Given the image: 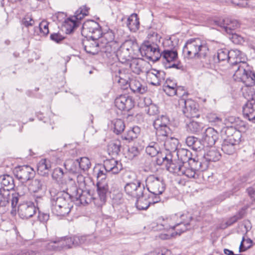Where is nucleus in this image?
<instances>
[{
  "label": "nucleus",
  "mask_w": 255,
  "mask_h": 255,
  "mask_svg": "<svg viewBox=\"0 0 255 255\" xmlns=\"http://www.w3.org/2000/svg\"><path fill=\"white\" fill-rule=\"evenodd\" d=\"M246 62L242 61V55L239 56L230 65V70L233 78L236 81L243 82L247 87L255 84V74L251 71L247 70Z\"/></svg>",
  "instance_id": "nucleus-1"
},
{
  "label": "nucleus",
  "mask_w": 255,
  "mask_h": 255,
  "mask_svg": "<svg viewBox=\"0 0 255 255\" xmlns=\"http://www.w3.org/2000/svg\"><path fill=\"white\" fill-rule=\"evenodd\" d=\"M52 193V190H50V193L52 197L51 199L52 212L57 216L67 215L73 207L71 195L60 192L57 193L56 196H53Z\"/></svg>",
  "instance_id": "nucleus-2"
},
{
  "label": "nucleus",
  "mask_w": 255,
  "mask_h": 255,
  "mask_svg": "<svg viewBox=\"0 0 255 255\" xmlns=\"http://www.w3.org/2000/svg\"><path fill=\"white\" fill-rule=\"evenodd\" d=\"M225 132L227 137L224 140L221 149L225 154L233 155L236 152L240 143L241 134L232 128H227Z\"/></svg>",
  "instance_id": "nucleus-3"
},
{
  "label": "nucleus",
  "mask_w": 255,
  "mask_h": 255,
  "mask_svg": "<svg viewBox=\"0 0 255 255\" xmlns=\"http://www.w3.org/2000/svg\"><path fill=\"white\" fill-rule=\"evenodd\" d=\"M215 23L227 33L232 35L231 38L234 43H238L242 41V37L235 33V30L240 26V23L238 20L227 18L216 20Z\"/></svg>",
  "instance_id": "nucleus-4"
},
{
  "label": "nucleus",
  "mask_w": 255,
  "mask_h": 255,
  "mask_svg": "<svg viewBox=\"0 0 255 255\" xmlns=\"http://www.w3.org/2000/svg\"><path fill=\"white\" fill-rule=\"evenodd\" d=\"M123 169L122 164L114 159H107L104 162L103 166L99 169L97 174L98 181L105 182L106 174H117Z\"/></svg>",
  "instance_id": "nucleus-5"
},
{
  "label": "nucleus",
  "mask_w": 255,
  "mask_h": 255,
  "mask_svg": "<svg viewBox=\"0 0 255 255\" xmlns=\"http://www.w3.org/2000/svg\"><path fill=\"white\" fill-rule=\"evenodd\" d=\"M89 8L86 5L79 7L73 16L67 18L63 26L67 33H70L79 26V21L89 14Z\"/></svg>",
  "instance_id": "nucleus-6"
},
{
  "label": "nucleus",
  "mask_w": 255,
  "mask_h": 255,
  "mask_svg": "<svg viewBox=\"0 0 255 255\" xmlns=\"http://www.w3.org/2000/svg\"><path fill=\"white\" fill-rule=\"evenodd\" d=\"M138 51L142 57H145L153 62L157 61L160 59L159 46L150 41L144 42L138 48Z\"/></svg>",
  "instance_id": "nucleus-7"
},
{
  "label": "nucleus",
  "mask_w": 255,
  "mask_h": 255,
  "mask_svg": "<svg viewBox=\"0 0 255 255\" xmlns=\"http://www.w3.org/2000/svg\"><path fill=\"white\" fill-rule=\"evenodd\" d=\"M171 219L174 223L170 225V228L176 230V234L180 235L189 229L192 217L188 213L179 215L175 214L172 216Z\"/></svg>",
  "instance_id": "nucleus-8"
},
{
  "label": "nucleus",
  "mask_w": 255,
  "mask_h": 255,
  "mask_svg": "<svg viewBox=\"0 0 255 255\" xmlns=\"http://www.w3.org/2000/svg\"><path fill=\"white\" fill-rule=\"evenodd\" d=\"M208 167V164L198 160H191L187 164V166L183 165L181 176L185 175L188 178H197L198 174L197 171L199 170L203 171Z\"/></svg>",
  "instance_id": "nucleus-9"
},
{
  "label": "nucleus",
  "mask_w": 255,
  "mask_h": 255,
  "mask_svg": "<svg viewBox=\"0 0 255 255\" xmlns=\"http://www.w3.org/2000/svg\"><path fill=\"white\" fill-rule=\"evenodd\" d=\"M145 182L146 188L151 194L161 195L165 189L162 177L150 175L146 178Z\"/></svg>",
  "instance_id": "nucleus-10"
},
{
  "label": "nucleus",
  "mask_w": 255,
  "mask_h": 255,
  "mask_svg": "<svg viewBox=\"0 0 255 255\" xmlns=\"http://www.w3.org/2000/svg\"><path fill=\"white\" fill-rule=\"evenodd\" d=\"M242 55V52L238 49L229 51L227 49H220L218 50L217 54L213 57V63H218L220 62H227L230 63L234 61L239 56Z\"/></svg>",
  "instance_id": "nucleus-11"
},
{
  "label": "nucleus",
  "mask_w": 255,
  "mask_h": 255,
  "mask_svg": "<svg viewBox=\"0 0 255 255\" xmlns=\"http://www.w3.org/2000/svg\"><path fill=\"white\" fill-rule=\"evenodd\" d=\"M172 155L171 154H166L161 158L156 159V163L158 165L165 164L166 169L170 172L181 176L183 164L182 162H177L172 160Z\"/></svg>",
  "instance_id": "nucleus-12"
},
{
  "label": "nucleus",
  "mask_w": 255,
  "mask_h": 255,
  "mask_svg": "<svg viewBox=\"0 0 255 255\" xmlns=\"http://www.w3.org/2000/svg\"><path fill=\"white\" fill-rule=\"evenodd\" d=\"M82 28L83 33L91 34V35H89L91 38L97 39L100 38L102 35L99 24L94 20L86 21L83 23Z\"/></svg>",
  "instance_id": "nucleus-13"
},
{
  "label": "nucleus",
  "mask_w": 255,
  "mask_h": 255,
  "mask_svg": "<svg viewBox=\"0 0 255 255\" xmlns=\"http://www.w3.org/2000/svg\"><path fill=\"white\" fill-rule=\"evenodd\" d=\"M179 103L180 104H183L182 112L185 117L188 118L199 117L198 114V105L194 101L191 99H181Z\"/></svg>",
  "instance_id": "nucleus-14"
},
{
  "label": "nucleus",
  "mask_w": 255,
  "mask_h": 255,
  "mask_svg": "<svg viewBox=\"0 0 255 255\" xmlns=\"http://www.w3.org/2000/svg\"><path fill=\"white\" fill-rule=\"evenodd\" d=\"M115 105L120 110L129 111L134 107V101L128 95H121L115 99Z\"/></svg>",
  "instance_id": "nucleus-15"
},
{
  "label": "nucleus",
  "mask_w": 255,
  "mask_h": 255,
  "mask_svg": "<svg viewBox=\"0 0 255 255\" xmlns=\"http://www.w3.org/2000/svg\"><path fill=\"white\" fill-rule=\"evenodd\" d=\"M36 208L32 202L26 201L20 203L17 208V212L22 219H28L32 217L35 213Z\"/></svg>",
  "instance_id": "nucleus-16"
},
{
  "label": "nucleus",
  "mask_w": 255,
  "mask_h": 255,
  "mask_svg": "<svg viewBox=\"0 0 255 255\" xmlns=\"http://www.w3.org/2000/svg\"><path fill=\"white\" fill-rule=\"evenodd\" d=\"M35 175V171L29 165L19 166L15 172V176L21 182H26L32 179Z\"/></svg>",
  "instance_id": "nucleus-17"
},
{
  "label": "nucleus",
  "mask_w": 255,
  "mask_h": 255,
  "mask_svg": "<svg viewBox=\"0 0 255 255\" xmlns=\"http://www.w3.org/2000/svg\"><path fill=\"white\" fill-rule=\"evenodd\" d=\"M125 191L129 196L136 198L143 194L145 188L139 181H137L136 183L130 182L126 184L125 186Z\"/></svg>",
  "instance_id": "nucleus-18"
},
{
  "label": "nucleus",
  "mask_w": 255,
  "mask_h": 255,
  "mask_svg": "<svg viewBox=\"0 0 255 255\" xmlns=\"http://www.w3.org/2000/svg\"><path fill=\"white\" fill-rule=\"evenodd\" d=\"M71 198L72 200L79 201V204L83 205L88 204L92 199H95L89 190H83L81 189H77L74 194L71 195Z\"/></svg>",
  "instance_id": "nucleus-19"
},
{
  "label": "nucleus",
  "mask_w": 255,
  "mask_h": 255,
  "mask_svg": "<svg viewBox=\"0 0 255 255\" xmlns=\"http://www.w3.org/2000/svg\"><path fill=\"white\" fill-rule=\"evenodd\" d=\"M14 179L12 176L5 174L0 176V195L4 193L9 195L8 192L14 188Z\"/></svg>",
  "instance_id": "nucleus-20"
},
{
  "label": "nucleus",
  "mask_w": 255,
  "mask_h": 255,
  "mask_svg": "<svg viewBox=\"0 0 255 255\" xmlns=\"http://www.w3.org/2000/svg\"><path fill=\"white\" fill-rule=\"evenodd\" d=\"M244 117L255 123V98L248 100L243 107Z\"/></svg>",
  "instance_id": "nucleus-21"
},
{
  "label": "nucleus",
  "mask_w": 255,
  "mask_h": 255,
  "mask_svg": "<svg viewBox=\"0 0 255 255\" xmlns=\"http://www.w3.org/2000/svg\"><path fill=\"white\" fill-rule=\"evenodd\" d=\"M197 39L188 40L183 48V53L188 58H195L197 52Z\"/></svg>",
  "instance_id": "nucleus-22"
},
{
  "label": "nucleus",
  "mask_w": 255,
  "mask_h": 255,
  "mask_svg": "<svg viewBox=\"0 0 255 255\" xmlns=\"http://www.w3.org/2000/svg\"><path fill=\"white\" fill-rule=\"evenodd\" d=\"M219 138V133L212 128H207L203 133V139L207 146H212Z\"/></svg>",
  "instance_id": "nucleus-23"
},
{
  "label": "nucleus",
  "mask_w": 255,
  "mask_h": 255,
  "mask_svg": "<svg viewBox=\"0 0 255 255\" xmlns=\"http://www.w3.org/2000/svg\"><path fill=\"white\" fill-rule=\"evenodd\" d=\"M84 49L87 53L95 55L98 53L100 50V43L99 39H95L91 38L86 39L83 42Z\"/></svg>",
  "instance_id": "nucleus-24"
},
{
  "label": "nucleus",
  "mask_w": 255,
  "mask_h": 255,
  "mask_svg": "<svg viewBox=\"0 0 255 255\" xmlns=\"http://www.w3.org/2000/svg\"><path fill=\"white\" fill-rule=\"evenodd\" d=\"M160 58L165 66L167 63L174 62L178 59V52L174 49H165L163 51H160Z\"/></svg>",
  "instance_id": "nucleus-25"
},
{
  "label": "nucleus",
  "mask_w": 255,
  "mask_h": 255,
  "mask_svg": "<svg viewBox=\"0 0 255 255\" xmlns=\"http://www.w3.org/2000/svg\"><path fill=\"white\" fill-rule=\"evenodd\" d=\"M78 165V160L77 159H68L64 164V167L67 171L72 174H77V178L80 180H82L83 179V176L79 174L80 171Z\"/></svg>",
  "instance_id": "nucleus-26"
},
{
  "label": "nucleus",
  "mask_w": 255,
  "mask_h": 255,
  "mask_svg": "<svg viewBox=\"0 0 255 255\" xmlns=\"http://www.w3.org/2000/svg\"><path fill=\"white\" fill-rule=\"evenodd\" d=\"M197 52L195 58L206 59L209 54V49L208 46L204 42L201 41L199 39H197Z\"/></svg>",
  "instance_id": "nucleus-27"
},
{
  "label": "nucleus",
  "mask_w": 255,
  "mask_h": 255,
  "mask_svg": "<svg viewBox=\"0 0 255 255\" xmlns=\"http://www.w3.org/2000/svg\"><path fill=\"white\" fill-rule=\"evenodd\" d=\"M109 188L108 183L106 182H99L97 183V191L99 198L100 200V204H103L106 202L107 198V194L108 192Z\"/></svg>",
  "instance_id": "nucleus-28"
},
{
  "label": "nucleus",
  "mask_w": 255,
  "mask_h": 255,
  "mask_svg": "<svg viewBox=\"0 0 255 255\" xmlns=\"http://www.w3.org/2000/svg\"><path fill=\"white\" fill-rule=\"evenodd\" d=\"M163 83V90L168 96H173L177 94V84L174 81L168 78Z\"/></svg>",
  "instance_id": "nucleus-29"
},
{
  "label": "nucleus",
  "mask_w": 255,
  "mask_h": 255,
  "mask_svg": "<svg viewBox=\"0 0 255 255\" xmlns=\"http://www.w3.org/2000/svg\"><path fill=\"white\" fill-rule=\"evenodd\" d=\"M126 86H129L131 90L134 93L142 94L147 90L145 86H143L139 81L134 79H131L129 83L126 82Z\"/></svg>",
  "instance_id": "nucleus-30"
},
{
  "label": "nucleus",
  "mask_w": 255,
  "mask_h": 255,
  "mask_svg": "<svg viewBox=\"0 0 255 255\" xmlns=\"http://www.w3.org/2000/svg\"><path fill=\"white\" fill-rule=\"evenodd\" d=\"M148 198L149 195L145 194L144 191H143V194L141 196L136 197L135 205L137 209L139 210L147 209L151 204Z\"/></svg>",
  "instance_id": "nucleus-31"
},
{
  "label": "nucleus",
  "mask_w": 255,
  "mask_h": 255,
  "mask_svg": "<svg viewBox=\"0 0 255 255\" xmlns=\"http://www.w3.org/2000/svg\"><path fill=\"white\" fill-rule=\"evenodd\" d=\"M51 167V163L49 160L46 159H42L37 164V172L41 176H46L48 174Z\"/></svg>",
  "instance_id": "nucleus-32"
},
{
  "label": "nucleus",
  "mask_w": 255,
  "mask_h": 255,
  "mask_svg": "<svg viewBox=\"0 0 255 255\" xmlns=\"http://www.w3.org/2000/svg\"><path fill=\"white\" fill-rule=\"evenodd\" d=\"M164 141L165 148L167 151L169 152L168 154L172 155V153H176L177 151L179 149L178 148L179 141L177 138L173 137L170 138H166Z\"/></svg>",
  "instance_id": "nucleus-33"
},
{
  "label": "nucleus",
  "mask_w": 255,
  "mask_h": 255,
  "mask_svg": "<svg viewBox=\"0 0 255 255\" xmlns=\"http://www.w3.org/2000/svg\"><path fill=\"white\" fill-rule=\"evenodd\" d=\"M139 24L140 22L137 14L132 13L128 17L127 26L130 31L136 32L139 29Z\"/></svg>",
  "instance_id": "nucleus-34"
},
{
  "label": "nucleus",
  "mask_w": 255,
  "mask_h": 255,
  "mask_svg": "<svg viewBox=\"0 0 255 255\" xmlns=\"http://www.w3.org/2000/svg\"><path fill=\"white\" fill-rule=\"evenodd\" d=\"M160 148L158 144L156 142H152L146 147L145 151L146 153L151 157H154L157 155V159L158 158L161 159L162 157L164 156L162 155V153L160 152Z\"/></svg>",
  "instance_id": "nucleus-35"
},
{
  "label": "nucleus",
  "mask_w": 255,
  "mask_h": 255,
  "mask_svg": "<svg viewBox=\"0 0 255 255\" xmlns=\"http://www.w3.org/2000/svg\"><path fill=\"white\" fill-rule=\"evenodd\" d=\"M221 154L217 149L212 148L210 149L204 154V158L208 162H216L220 160Z\"/></svg>",
  "instance_id": "nucleus-36"
},
{
  "label": "nucleus",
  "mask_w": 255,
  "mask_h": 255,
  "mask_svg": "<svg viewBox=\"0 0 255 255\" xmlns=\"http://www.w3.org/2000/svg\"><path fill=\"white\" fill-rule=\"evenodd\" d=\"M116 44L111 43H105L103 42L100 43V47L99 51L104 53L106 56L109 57L114 54L116 51V47L115 45Z\"/></svg>",
  "instance_id": "nucleus-37"
},
{
  "label": "nucleus",
  "mask_w": 255,
  "mask_h": 255,
  "mask_svg": "<svg viewBox=\"0 0 255 255\" xmlns=\"http://www.w3.org/2000/svg\"><path fill=\"white\" fill-rule=\"evenodd\" d=\"M154 128L156 129L157 138L161 140H164L171 133V130L169 126H161L159 128Z\"/></svg>",
  "instance_id": "nucleus-38"
},
{
  "label": "nucleus",
  "mask_w": 255,
  "mask_h": 255,
  "mask_svg": "<svg viewBox=\"0 0 255 255\" xmlns=\"http://www.w3.org/2000/svg\"><path fill=\"white\" fill-rule=\"evenodd\" d=\"M144 62L141 59H133L129 65L131 70L136 74H139L142 72L143 67L142 65Z\"/></svg>",
  "instance_id": "nucleus-39"
},
{
  "label": "nucleus",
  "mask_w": 255,
  "mask_h": 255,
  "mask_svg": "<svg viewBox=\"0 0 255 255\" xmlns=\"http://www.w3.org/2000/svg\"><path fill=\"white\" fill-rule=\"evenodd\" d=\"M121 144L119 140L112 141L108 145V151L110 155H117L120 151Z\"/></svg>",
  "instance_id": "nucleus-40"
},
{
  "label": "nucleus",
  "mask_w": 255,
  "mask_h": 255,
  "mask_svg": "<svg viewBox=\"0 0 255 255\" xmlns=\"http://www.w3.org/2000/svg\"><path fill=\"white\" fill-rule=\"evenodd\" d=\"M176 155L177 156L178 159L180 160L183 163L186 161H190L191 160L194 159L191 157V152L184 148L179 149L176 152Z\"/></svg>",
  "instance_id": "nucleus-41"
},
{
  "label": "nucleus",
  "mask_w": 255,
  "mask_h": 255,
  "mask_svg": "<svg viewBox=\"0 0 255 255\" xmlns=\"http://www.w3.org/2000/svg\"><path fill=\"white\" fill-rule=\"evenodd\" d=\"M44 181L42 179L35 178L31 181L29 185L28 189L33 192H38L42 190Z\"/></svg>",
  "instance_id": "nucleus-42"
},
{
  "label": "nucleus",
  "mask_w": 255,
  "mask_h": 255,
  "mask_svg": "<svg viewBox=\"0 0 255 255\" xmlns=\"http://www.w3.org/2000/svg\"><path fill=\"white\" fill-rule=\"evenodd\" d=\"M101 42H105V43H111L113 44H116L117 41L115 39V31L112 29H109L106 32H105L102 36L101 37Z\"/></svg>",
  "instance_id": "nucleus-43"
},
{
  "label": "nucleus",
  "mask_w": 255,
  "mask_h": 255,
  "mask_svg": "<svg viewBox=\"0 0 255 255\" xmlns=\"http://www.w3.org/2000/svg\"><path fill=\"white\" fill-rule=\"evenodd\" d=\"M114 132L117 134L121 133L125 128L124 121L121 119H115L112 121Z\"/></svg>",
  "instance_id": "nucleus-44"
},
{
  "label": "nucleus",
  "mask_w": 255,
  "mask_h": 255,
  "mask_svg": "<svg viewBox=\"0 0 255 255\" xmlns=\"http://www.w3.org/2000/svg\"><path fill=\"white\" fill-rule=\"evenodd\" d=\"M91 236L90 235L84 236H74L73 241L74 247H76L82 244H88L91 240Z\"/></svg>",
  "instance_id": "nucleus-45"
},
{
  "label": "nucleus",
  "mask_w": 255,
  "mask_h": 255,
  "mask_svg": "<svg viewBox=\"0 0 255 255\" xmlns=\"http://www.w3.org/2000/svg\"><path fill=\"white\" fill-rule=\"evenodd\" d=\"M170 120L168 117L162 115L156 119L153 123L154 128H159L161 126H169Z\"/></svg>",
  "instance_id": "nucleus-46"
},
{
  "label": "nucleus",
  "mask_w": 255,
  "mask_h": 255,
  "mask_svg": "<svg viewBox=\"0 0 255 255\" xmlns=\"http://www.w3.org/2000/svg\"><path fill=\"white\" fill-rule=\"evenodd\" d=\"M77 160H78V166H79L80 171L81 170L85 171L90 168L91 162L87 157H81L79 159H77Z\"/></svg>",
  "instance_id": "nucleus-47"
},
{
  "label": "nucleus",
  "mask_w": 255,
  "mask_h": 255,
  "mask_svg": "<svg viewBox=\"0 0 255 255\" xmlns=\"http://www.w3.org/2000/svg\"><path fill=\"white\" fill-rule=\"evenodd\" d=\"M0 212H4V208L7 206L9 203L10 195L4 193L3 195H0Z\"/></svg>",
  "instance_id": "nucleus-48"
},
{
  "label": "nucleus",
  "mask_w": 255,
  "mask_h": 255,
  "mask_svg": "<svg viewBox=\"0 0 255 255\" xmlns=\"http://www.w3.org/2000/svg\"><path fill=\"white\" fill-rule=\"evenodd\" d=\"M63 176L64 172L62 168L57 167L54 169L52 174V177L54 180L58 182H61Z\"/></svg>",
  "instance_id": "nucleus-49"
},
{
  "label": "nucleus",
  "mask_w": 255,
  "mask_h": 255,
  "mask_svg": "<svg viewBox=\"0 0 255 255\" xmlns=\"http://www.w3.org/2000/svg\"><path fill=\"white\" fill-rule=\"evenodd\" d=\"M243 211H239L235 215L231 217L226 221V226L224 227V228H225L228 226L232 225L234 223H236L238 220L242 219L243 217Z\"/></svg>",
  "instance_id": "nucleus-50"
},
{
  "label": "nucleus",
  "mask_w": 255,
  "mask_h": 255,
  "mask_svg": "<svg viewBox=\"0 0 255 255\" xmlns=\"http://www.w3.org/2000/svg\"><path fill=\"white\" fill-rule=\"evenodd\" d=\"M252 244L253 241L250 239H245L243 237L240 246L239 252H242L246 251L252 246Z\"/></svg>",
  "instance_id": "nucleus-51"
},
{
  "label": "nucleus",
  "mask_w": 255,
  "mask_h": 255,
  "mask_svg": "<svg viewBox=\"0 0 255 255\" xmlns=\"http://www.w3.org/2000/svg\"><path fill=\"white\" fill-rule=\"evenodd\" d=\"M24 198L21 197H19V195H17L15 193H12L11 196H10L9 200L11 201V204L12 209H16V205L19 202L20 203H22L24 201L23 200Z\"/></svg>",
  "instance_id": "nucleus-52"
},
{
  "label": "nucleus",
  "mask_w": 255,
  "mask_h": 255,
  "mask_svg": "<svg viewBox=\"0 0 255 255\" xmlns=\"http://www.w3.org/2000/svg\"><path fill=\"white\" fill-rule=\"evenodd\" d=\"M200 128L199 123L195 121H191L187 124V130L193 133L199 131Z\"/></svg>",
  "instance_id": "nucleus-53"
},
{
  "label": "nucleus",
  "mask_w": 255,
  "mask_h": 255,
  "mask_svg": "<svg viewBox=\"0 0 255 255\" xmlns=\"http://www.w3.org/2000/svg\"><path fill=\"white\" fill-rule=\"evenodd\" d=\"M153 75L157 78L161 84L164 82L165 79V73L163 71L152 69L151 71Z\"/></svg>",
  "instance_id": "nucleus-54"
},
{
  "label": "nucleus",
  "mask_w": 255,
  "mask_h": 255,
  "mask_svg": "<svg viewBox=\"0 0 255 255\" xmlns=\"http://www.w3.org/2000/svg\"><path fill=\"white\" fill-rule=\"evenodd\" d=\"M128 50L129 49L128 48L125 49L123 47L122 48V50L118 52L117 55L120 57V58L124 60H128L130 58V53L128 52Z\"/></svg>",
  "instance_id": "nucleus-55"
},
{
  "label": "nucleus",
  "mask_w": 255,
  "mask_h": 255,
  "mask_svg": "<svg viewBox=\"0 0 255 255\" xmlns=\"http://www.w3.org/2000/svg\"><path fill=\"white\" fill-rule=\"evenodd\" d=\"M28 188L23 184H20L16 187L15 194L24 198L25 195L27 193Z\"/></svg>",
  "instance_id": "nucleus-56"
},
{
  "label": "nucleus",
  "mask_w": 255,
  "mask_h": 255,
  "mask_svg": "<svg viewBox=\"0 0 255 255\" xmlns=\"http://www.w3.org/2000/svg\"><path fill=\"white\" fill-rule=\"evenodd\" d=\"M21 23L25 27L32 26L34 24V20L31 15H26L22 18Z\"/></svg>",
  "instance_id": "nucleus-57"
},
{
  "label": "nucleus",
  "mask_w": 255,
  "mask_h": 255,
  "mask_svg": "<svg viewBox=\"0 0 255 255\" xmlns=\"http://www.w3.org/2000/svg\"><path fill=\"white\" fill-rule=\"evenodd\" d=\"M55 243L56 244L58 251L66 250L64 237L55 238Z\"/></svg>",
  "instance_id": "nucleus-58"
},
{
  "label": "nucleus",
  "mask_w": 255,
  "mask_h": 255,
  "mask_svg": "<svg viewBox=\"0 0 255 255\" xmlns=\"http://www.w3.org/2000/svg\"><path fill=\"white\" fill-rule=\"evenodd\" d=\"M165 67L166 68H175L178 70H184V66L178 60L176 62H172L170 63H167V64L165 65Z\"/></svg>",
  "instance_id": "nucleus-59"
},
{
  "label": "nucleus",
  "mask_w": 255,
  "mask_h": 255,
  "mask_svg": "<svg viewBox=\"0 0 255 255\" xmlns=\"http://www.w3.org/2000/svg\"><path fill=\"white\" fill-rule=\"evenodd\" d=\"M40 32L43 35H46L49 33L48 24L46 21H42L39 24Z\"/></svg>",
  "instance_id": "nucleus-60"
},
{
  "label": "nucleus",
  "mask_w": 255,
  "mask_h": 255,
  "mask_svg": "<svg viewBox=\"0 0 255 255\" xmlns=\"http://www.w3.org/2000/svg\"><path fill=\"white\" fill-rule=\"evenodd\" d=\"M122 138L123 139L128 140V141H130L133 139L136 138L135 134L132 132L130 129H128L126 132V133L122 136Z\"/></svg>",
  "instance_id": "nucleus-61"
},
{
  "label": "nucleus",
  "mask_w": 255,
  "mask_h": 255,
  "mask_svg": "<svg viewBox=\"0 0 255 255\" xmlns=\"http://www.w3.org/2000/svg\"><path fill=\"white\" fill-rule=\"evenodd\" d=\"M64 37L59 33H53L50 35V39L57 43L64 40Z\"/></svg>",
  "instance_id": "nucleus-62"
},
{
  "label": "nucleus",
  "mask_w": 255,
  "mask_h": 255,
  "mask_svg": "<svg viewBox=\"0 0 255 255\" xmlns=\"http://www.w3.org/2000/svg\"><path fill=\"white\" fill-rule=\"evenodd\" d=\"M207 118L210 123H218L221 122V119L216 114L210 113L207 116Z\"/></svg>",
  "instance_id": "nucleus-63"
},
{
  "label": "nucleus",
  "mask_w": 255,
  "mask_h": 255,
  "mask_svg": "<svg viewBox=\"0 0 255 255\" xmlns=\"http://www.w3.org/2000/svg\"><path fill=\"white\" fill-rule=\"evenodd\" d=\"M158 112V107L154 104H150L148 107L147 113L150 116H153L157 114Z\"/></svg>",
  "instance_id": "nucleus-64"
}]
</instances>
